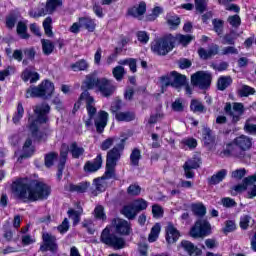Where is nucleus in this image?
Instances as JSON below:
<instances>
[{"label":"nucleus","mask_w":256,"mask_h":256,"mask_svg":"<svg viewBox=\"0 0 256 256\" xmlns=\"http://www.w3.org/2000/svg\"><path fill=\"white\" fill-rule=\"evenodd\" d=\"M12 193L21 201H43L51 195L49 185L31 178H18L12 182Z\"/></svg>","instance_id":"1"},{"label":"nucleus","mask_w":256,"mask_h":256,"mask_svg":"<svg viewBox=\"0 0 256 256\" xmlns=\"http://www.w3.org/2000/svg\"><path fill=\"white\" fill-rule=\"evenodd\" d=\"M253 145V139L249 136L241 135L233 140L232 144H228L226 149L221 152V157H235L243 159L245 151H249Z\"/></svg>","instance_id":"2"},{"label":"nucleus","mask_w":256,"mask_h":256,"mask_svg":"<svg viewBox=\"0 0 256 256\" xmlns=\"http://www.w3.org/2000/svg\"><path fill=\"white\" fill-rule=\"evenodd\" d=\"M125 141L127 139H121L120 143L114 146L107 152L106 155V176L115 177V167H117V162L121 160L123 151H125Z\"/></svg>","instance_id":"3"},{"label":"nucleus","mask_w":256,"mask_h":256,"mask_svg":"<svg viewBox=\"0 0 256 256\" xmlns=\"http://www.w3.org/2000/svg\"><path fill=\"white\" fill-rule=\"evenodd\" d=\"M51 111V106L47 103L38 104L34 107V113L36 115V119L33 120L29 118V131L32 133L33 137H37V132L39 131V123H47L49 118V112Z\"/></svg>","instance_id":"4"},{"label":"nucleus","mask_w":256,"mask_h":256,"mask_svg":"<svg viewBox=\"0 0 256 256\" xmlns=\"http://www.w3.org/2000/svg\"><path fill=\"white\" fill-rule=\"evenodd\" d=\"M55 91V85L51 81H44L38 86H30L26 90V98L49 99Z\"/></svg>","instance_id":"5"},{"label":"nucleus","mask_w":256,"mask_h":256,"mask_svg":"<svg viewBox=\"0 0 256 256\" xmlns=\"http://www.w3.org/2000/svg\"><path fill=\"white\" fill-rule=\"evenodd\" d=\"M175 47V36L169 34L165 37L156 39L151 44V50L156 55H167L170 51H173Z\"/></svg>","instance_id":"6"},{"label":"nucleus","mask_w":256,"mask_h":256,"mask_svg":"<svg viewBox=\"0 0 256 256\" xmlns=\"http://www.w3.org/2000/svg\"><path fill=\"white\" fill-rule=\"evenodd\" d=\"M80 99H84L86 103V110L88 118L84 119L85 127H91L93 125V117L97 115V107H95V98L89 94V91L85 90L81 93Z\"/></svg>","instance_id":"7"},{"label":"nucleus","mask_w":256,"mask_h":256,"mask_svg":"<svg viewBox=\"0 0 256 256\" xmlns=\"http://www.w3.org/2000/svg\"><path fill=\"white\" fill-rule=\"evenodd\" d=\"M101 241L105 245H110V247H114V249H125L127 243L125 242V238L119 237L115 234H110L109 228H105L101 234Z\"/></svg>","instance_id":"8"},{"label":"nucleus","mask_w":256,"mask_h":256,"mask_svg":"<svg viewBox=\"0 0 256 256\" xmlns=\"http://www.w3.org/2000/svg\"><path fill=\"white\" fill-rule=\"evenodd\" d=\"M211 235V223L205 219H199L190 230V237L194 239H203Z\"/></svg>","instance_id":"9"},{"label":"nucleus","mask_w":256,"mask_h":256,"mask_svg":"<svg viewBox=\"0 0 256 256\" xmlns=\"http://www.w3.org/2000/svg\"><path fill=\"white\" fill-rule=\"evenodd\" d=\"M191 84L199 89H209L211 86V75L209 72L198 71L191 76Z\"/></svg>","instance_id":"10"},{"label":"nucleus","mask_w":256,"mask_h":256,"mask_svg":"<svg viewBox=\"0 0 256 256\" xmlns=\"http://www.w3.org/2000/svg\"><path fill=\"white\" fill-rule=\"evenodd\" d=\"M224 111L227 115L232 117V123H237L245 113V106H243V103L239 102H234L232 105L228 102L224 107Z\"/></svg>","instance_id":"11"},{"label":"nucleus","mask_w":256,"mask_h":256,"mask_svg":"<svg viewBox=\"0 0 256 256\" xmlns=\"http://www.w3.org/2000/svg\"><path fill=\"white\" fill-rule=\"evenodd\" d=\"M43 244L40 246V251H50L51 253H57L59 251V246L57 245V237L49 233H44L42 235Z\"/></svg>","instance_id":"12"},{"label":"nucleus","mask_w":256,"mask_h":256,"mask_svg":"<svg viewBox=\"0 0 256 256\" xmlns=\"http://www.w3.org/2000/svg\"><path fill=\"white\" fill-rule=\"evenodd\" d=\"M117 90V86L113 83L112 80L107 78H101L98 84V91L102 97H111L113 93Z\"/></svg>","instance_id":"13"},{"label":"nucleus","mask_w":256,"mask_h":256,"mask_svg":"<svg viewBox=\"0 0 256 256\" xmlns=\"http://www.w3.org/2000/svg\"><path fill=\"white\" fill-rule=\"evenodd\" d=\"M112 224L118 235L128 236L133 233L131 223H129L127 220L116 218L112 221Z\"/></svg>","instance_id":"14"},{"label":"nucleus","mask_w":256,"mask_h":256,"mask_svg":"<svg viewBox=\"0 0 256 256\" xmlns=\"http://www.w3.org/2000/svg\"><path fill=\"white\" fill-rule=\"evenodd\" d=\"M114 177H109L107 176V170L105 171L104 175L101 178H96L93 180V187L91 189V193L92 195H94V197H97V195H99V193H103V191H105V189H107L108 187V182L107 180L109 179H113Z\"/></svg>","instance_id":"15"},{"label":"nucleus","mask_w":256,"mask_h":256,"mask_svg":"<svg viewBox=\"0 0 256 256\" xmlns=\"http://www.w3.org/2000/svg\"><path fill=\"white\" fill-rule=\"evenodd\" d=\"M200 165L201 158L199 157H193L186 161L183 165L184 175L186 179H193V177H195V172H193V169H199Z\"/></svg>","instance_id":"16"},{"label":"nucleus","mask_w":256,"mask_h":256,"mask_svg":"<svg viewBox=\"0 0 256 256\" xmlns=\"http://www.w3.org/2000/svg\"><path fill=\"white\" fill-rule=\"evenodd\" d=\"M69 155V145L62 144L61 150H60V158L58 163V172H57V178L59 180L63 177V171L65 169V163H67V156Z\"/></svg>","instance_id":"17"},{"label":"nucleus","mask_w":256,"mask_h":256,"mask_svg":"<svg viewBox=\"0 0 256 256\" xmlns=\"http://www.w3.org/2000/svg\"><path fill=\"white\" fill-rule=\"evenodd\" d=\"M107 121H109V113L100 110L94 119L97 133H103V131H105V127H107Z\"/></svg>","instance_id":"18"},{"label":"nucleus","mask_w":256,"mask_h":256,"mask_svg":"<svg viewBox=\"0 0 256 256\" xmlns=\"http://www.w3.org/2000/svg\"><path fill=\"white\" fill-rule=\"evenodd\" d=\"M91 187L89 182H80L78 184L67 183L64 186V191L69 193H87V190Z\"/></svg>","instance_id":"19"},{"label":"nucleus","mask_w":256,"mask_h":256,"mask_svg":"<svg viewBox=\"0 0 256 256\" xmlns=\"http://www.w3.org/2000/svg\"><path fill=\"white\" fill-rule=\"evenodd\" d=\"M103 166V156L98 154L93 161H87L84 165L85 173H96Z\"/></svg>","instance_id":"20"},{"label":"nucleus","mask_w":256,"mask_h":256,"mask_svg":"<svg viewBox=\"0 0 256 256\" xmlns=\"http://www.w3.org/2000/svg\"><path fill=\"white\" fill-rule=\"evenodd\" d=\"M145 13H147V4L144 1L136 4L128 10V15L135 17V19H143Z\"/></svg>","instance_id":"21"},{"label":"nucleus","mask_w":256,"mask_h":256,"mask_svg":"<svg viewBox=\"0 0 256 256\" xmlns=\"http://www.w3.org/2000/svg\"><path fill=\"white\" fill-rule=\"evenodd\" d=\"M179 237H181V234L179 233V230L175 228L173 223H168L166 227V241L167 243H177Z\"/></svg>","instance_id":"22"},{"label":"nucleus","mask_w":256,"mask_h":256,"mask_svg":"<svg viewBox=\"0 0 256 256\" xmlns=\"http://www.w3.org/2000/svg\"><path fill=\"white\" fill-rule=\"evenodd\" d=\"M35 153L33 148V141L31 138H27L23 146V154L18 158V163H22L24 159L31 157Z\"/></svg>","instance_id":"23"},{"label":"nucleus","mask_w":256,"mask_h":256,"mask_svg":"<svg viewBox=\"0 0 256 256\" xmlns=\"http://www.w3.org/2000/svg\"><path fill=\"white\" fill-rule=\"evenodd\" d=\"M181 247L184 251H187L188 255L199 256L201 255V249L197 248L192 242L183 240L181 242Z\"/></svg>","instance_id":"24"},{"label":"nucleus","mask_w":256,"mask_h":256,"mask_svg":"<svg viewBox=\"0 0 256 256\" xmlns=\"http://www.w3.org/2000/svg\"><path fill=\"white\" fill-rule=\"evenodd\" d=\"M172 77V87L179 89V87H183L185 83H187V77L183 74L177 73V71L171 72Z\"/></svg>","instance_id":"25"},{"label":"nucleus","mask_w":256,"mask_h":256,"mask_svg":"<svg viewBox=\"0 0 256 256\" xmlns=\"http://www.w3.org/2000/svg\"><path fill=\"white\" fill-rule=\"evenodd\" d=\"M99 83H101V79L94 75H87L83 82L82 89H93L94 87H97L98 89Z\"/></svg>","instance_id":"26"},{"label":"nucleus","mask_w":256,"mask_h":256,"mask_svg":"<svg viewBox=\"0 0 256 256\" xmlns=\"http://www.w3.org/2000/svg\"><path fill=\"white\" fill-rule=\"evenodd\" d=\"M227 177V169H221L208 178V185H219Z\"/></svg>","instance_id":"27"},{"label":"nucleus","mask_w":256,"mask_h":256,"mask_svg":"<svg viewBox=\"0 0 256 256\" xmlns=\"http://www.w3.org/2000/svg\"><path fill=\"white\" fill-rule=\"evenodd\" d=\"M61 5H63L62 0H47L44 13H46V15H51V13H54L55 9L61 7Z\"/></svg>","instance_id":"28"},{"label":"nucleus","mask_w":256,"mask_h":256,"mask_svg":"<svg viewBox=\"0 0 256 256\" xmlns=\"http://www.w3.org/2000/svg\"><path fill=\"white\" fill-rule=\"evenodd\" d=\"M80 27H84V29H87V31H90V33H93L95 31V27H97V24H95V20L83 17L79 19Z\"/></svg>","instance_id":"29"},{"label":"nucleus","mask_w":256,"mask_h":256,"mask_svg":"<svg viewBox=\"0 0 256 256\" xmlns=\"http://www.w3.org/2000/svg\"><path fill=\"white\" fill-rule=\"evenodd\" d=\"M122 215L125 216L126 219L133 221V219L137 217V210H135L133 204L126 205L122 209Z\"/></svg>","instance_id":"30"},{"label":"nucleus","mask_w":256,"mask_h":256,"mask_svg":"<svg viewBox=\"0 0 256 256\" xmlns=\"http://www.w3.org/2000/svg\"><path fill=\"white\" fill-rule=\"evenodd\" d=\"M22 79L25 82L30 80V83H37V81H39V73L26 69L22 73Z\"/></svg>","instance_id":"31"},{"label":"nucleus","mask_w":256,"mask_h":256,"mask_svg":"<svg viewBox=\"0 0 256 256\" xmlns=\"http://www.w3.org/2000/svg\"><path fill=\"white\" fill-rule=\"evenodd\" d=\"M68 151H70L73 159H79V157H81L83 153H85V149L83 147H79V145H77V142H73L70 145V148H68Z\"/></svg>","instance_id":"32"},{"label":"nucleus","mask_w":256,"mask_h":256,"mask_svg":"<svg viewBox=\"0 0 256 256\" xmlns=\"http://www.w3.org/2000/svg\"><path fill=\"white\" fill-rule=\"evenodd\" d=\"M115 119L116 121H125V122H129V121H135V113L133 112H117L115 114Z\"/></svg>","instance_id":"33"},{"label":"nucleus","mask_w":256,"mask_h":256,"mask_svg":"<svg viewBox=\"0 0 256 256\" xmlns=\"http://www.w3.org/2000/svg\"><path fill=\"white\" fill-rule=\"evenodd\" d=\"M72 71H87L89 69V62L85 59H81L70 65Z\"/></svg>","instance_id":"34"},{"label":"nucleus","mask_w":256,"mask_h":256,"mask_svg":"<svg viewBox=\"0 0 256 256\" xmlns=\"http://www.w3.org/2000/svg\"><path fill=\"white\" fill-rule=\"evenodd\" d=\"M233 83V79L231 76H222L218 79V89L219 91H225L227 87H229Z\"/></svg>","instance_id":"35"},{"label":"nucleus","mask_w":256,"mask_h":256,"mask_svg":"<svg viewBox=\"0 0 256 256\" xmlns=\"http://www.w3.org/2000/svg\"><path fill=\"white\" fill-rule=\"evenodd\" d=\"M41 43H42V52L45 55L49 56L55 50V44H53V42H51V40L42 39Z\"/></svg>","instance_id":"36"},{"label":"nucleus","mask_w":256,"mask_h":256,"mask_svg":"<svg viewBox=\"0 0 256 256\" xmlns=\"http://www.w3.org/2000/svg\"><path fill=\"white\" fill-rule=\"evenodd\" d=\"M174 39L175 41H178V43L183 45V47H187V45H189V43H191L193 39H195V36H191L189 34L187 35L177 34L176 37H174Z\"/></svg>","instance_id":"37"},{"label":"nucleus","mask_w":256,"mask_h":256,"mask_svg":"<svg viewBox=\"0 0 256 256\" xmlns=\"http://www.w3.org/2000/svg\"><path fill=\"white\" fill-rule=\"evenodd\" d=\"M191 209L194 215H197V217H205V215L207 214V208L201 203L192 204Z\"/></svg>","instance_id":"38"},{"label":"nucleus","mask_w":256,"mask_h":256,"mask_svg":"<svg viewBox=\"0 0 256 256\" xmlns=\"http://www.w3.org/2000/svg\"><path fill=\"white\" fill-rule=\"evenodd\" d=\"M139 161H141V150L134 148L130 154V163L134 167H139Z\"/></svg>","instance_id":"39"},{"label":"nucleus","mask_w":256,"mask_h":256,"mask_svg":"<svg viewBox=\"0 0 256 256\" xmlns=\"http://www.w3.org/2000/svg\"><path fill=\"white\" fill-rule=\"evenodd\" d=\"M81 213H83V209L80 210H74L69 209L67 212V215L70 219L73 220V225H77L79 221H81Z\"/></svg>","instance_id":"40"},{"label":"nucleus","mask_w":256,"mask_h":256,"mask_svg":"<svg viewBox=\"0 0 256 256\" xmlns=\"http://www.w3.org/2000/svg\"><path fill=\"white\" fill-rule=\"evenodd\" d=\"M53 19L51 17L45 18L43 21V28L47 37H53Z\"/></svg>","instance_id":"41"},{"label":"nucleus","mask_w":256,"mask_h":256,"mask_svg":"<svg viewBox=\"0 0 256 256\" xmlns=\"http://www.w3.org/2000/svg\"><path fill=\"white\" fill-rule=\"evenodd\" d=\"M202 137L205 145H211V143L215 142V137H213V132L209 128L203 129Z\"/></svg>","instance_id":"42"},{"label":"nucleus","mask_w":256,"mask_h":256,"mask_svg":"<svg viewBox=\"0 0 256 256\" xmlns=\"http://www.w3.org/2000/svg\"><path fill=\"white\" fill-rule=\"evenodd\" d=\"M23 115H25V109L23 108V103L19 102L17 105V110L12 118L13 123L17 125V123L23 119Z\"/></svg>","instance_id":"43"},{"label":"nucleus","mask_w":256,"mask_h":256,"mask_svg":"<svg viewBox=\"0 0 256 256\" xmlns=\"http://www.w3.org/2000/svg\"><path fill=\"white\" fill-rule=\"evenodd\" d=\"M159 233H161V225L155 224L151 229L148 241L150 243H155V241H157V239L159 238Z\"/></svg>","instance_id":"44"},{"label":"nucleus","mask_w":256,"mask_h":256,"mask_svg":"<svg viewBox=\"0 0 256 256\" xmlns=\"http://www.w3.org/2000/svg\"><path fill=\"white\" fill-rule=\"evenodd\" d=\"M239 97H249V95H255V88L248 86V85H242L238 90Z\"/></svg>","instance_id":"45"},{"label":"nucleus","mask_w":256,"mask_h":256,"mask_svg":"<svg viewBox=\"0 0 256 256\" xmlns=\"http://www.w3.org/2000/svg\"><path fill=\"white\" fill-rule=\"evenodd\" d=\"M190 110L193 111V113H205V106L199 100H192Z\"/></svg>","instance_id":"46"},{"label":"nucleus","mask_w":256,"mask_h":256,"mask_svg":"<svg viewBox=\"0 0 256 256\" xmlns=\"http://www.w3.org/2000/svg\"><path fill=\"white\" fill-rule=\"evenodd\" d=\"M172 111L183 113L185 111V101L181 98L176 99L171 105Z\"/></svg>","instance_id":"47"},{"label":"nucleus","mask_w":256,"mask_h":256,"mask_svg":"<svg viewBox=\"0 0 256 256\" xmlns=\"http://www.w3.org/2000/svg\"><path fill=\"white\" fill-rule=\"evenodd\" d=\"M160 83H161L162 93H165L166 89L170 85H171V87H173V79H172L171 73H170V76L169 75L161 76Z\"/></svg>","instance_id":"48"},{"label":"nucleus","mask_w":256,"mask_h":256,"mask_svg":"<svg viewBox=\"0 0 256 256\" xmlns=\"http://www.w3.org/2000/svg\"><path fill=\"white\" fill-rule=\"evenodd\" d=\"M162 13H163V7L155 6L152 9V13L146 15V21H155V19H157V17H159V15H161Z\"/></svg>","instance_id":"49"},{"label":"nucleus","mask_w":256,"mask_h":256,"mask_svg":"<svg viewBox=\"0 0 256 256\" xmlns=\"http://www.w3.org/2000/svg\"><path fill=\"white\" fill-rule=\"evenodd\" d=\"M17 33L22 39H29V34H27V24L25 22H18Z\"/></svg>","instance_id":"50"},{"label":"nucleus","mask_w":256,"mask_h":256,"mask_svg":"<svg viewBox=\"0 0 256 256\" xmlns=\"http://www.w3.org/2000/svg\"><path fill=\"white\" fill-rule=\"evenodd\" d=\"M136 213H140V211H145L147 209V201L144 199H138L132 203Z\"/></svg>","instance_id":"51"},{"label":"nucleus","mask_w":256,"mask_h":256,"mask_svg":"<svg viewBox=\"0 0 256 256\" xmlns=\"http://www.w3.org/2000/svg\"><path fill=\"white\" fill-rule=\"evenodd\" d=\"M245 175H247V169L245 168L236 169L231 172V178L236 179V181H241Z\"/></svg>","instance_id":"52"},{"label":"nucleus","mask_w":256,"mask_h":256,"mask_svg":"<svg viewBox=\"0 0 256 256\" xmlns=\"http://www.w3.org/2000/svg\"><path fill=\"white\" fill-rule=\"evenodd\" d=\"M127 193L131 197H137L141 195V186H139L138 184H131L127 189Z\"/></svg>","instance_id":"53"},{"label":"nucleus","mask_w":256,"mask_h":256,"mask_svg":"<svg viewBox=\"0 0 256 256\" xmlns=\"http://www.w3.org/2000/svg\"><path fill=\"white\" fill-rule=\"evenodd\" d=\"M116 81H122L125 75V68L123 66H116L112 71Z\"/></svg>","instance_id":"54"},{"label":"nucleus","mask_w":256,"mask_h":256,"mask_svg":"<svg viewBox=\"0 0 256 256\" xmlns=\"http://www.w3.org/2000/svg\"><path fill=\"white\" fill-rule=\"evenodd\" d=\"M224 23L225 22L223 20H219V19H214L212 21L214 31H215V33H217V35H223V25H224Z\"/></svg>","instance_id":"55"},{"label":"nucleus","mask_w":256,"mask_h":256,"mask_svg":"<svg viewBox=\"0 0 256 256\" xmlns=\"http://www.w3.org/2000/svg\"><path fill=\"white\" fill-rule=\"evenodd\" d=\"M115 141H117V138H115V137L107 138L106 140H104L101 143V146H100L101 150L107 151V150L111 149V147H113V143H115Z\"/></svg>","instance_id":"56"},{"label":"nucleus","mask_w":256,"mask_h":256,"mask_svg":"<svg viewBox=\"0 0 256 256\" xmlns=\"http://www.w3.org/2000/svg\"><path fill=\"white\" fill-rule=\"evenodd\" d=\"M223 45H235V33L230 32L229 34H225L222 38Z\"/></svg>","instance_id":"57"},{"label":"nucleus","mask_w":256,"mask_h":256,"mask_svg":"<svg viewBox=\"0 0 256 256\" xmlns=\"http://www.w3.org/2000/svg\"><path fill=\"white\" fill-rule=\"evenodd\" d=\"M94 215L96 219H101L102 221H105V219H107V216L105 215V209L101 205L96 206L94 210Z\"/></svg>","instance_id":"58"},{"label":"nucleus","mask_w":256,"mask_h":256,"mask_svg":"<svg viewBox=\"0 0 256 256\" xmlns=\"http://www.w3.org/2000/svg\"><path fill=\"white\" fill-rule=\"evenodd\" d=\"M58 154L56 152H51L45 156L46 167H53V162L57 159Z\"/></svg>","instance_id":"59"},{"label":"nucleus","mask_w":256,"mask_h":256,"mask_svg":"<svg viewBox=\"0 0 256 256\" xmlns=\"http://www.w3.org/2000/svg\"><path fill=\"white\" fill-rule=\"evenodd\" d=\"M163 207L160 205L156 204L152 206V215L155 219H161L163 217Z\"/></svg>","instance_id":"60"},{"label":"nucleus","mask_w":256,"mask_h":256,"mask_svg":"<svg viewBox=\"0 0 256 256\" xmlns=\"http://www.w3.org/2000/svg\"><path fill=\"white\" fill-rule=\"evenodd\" d=\"M167 23L171 27V29H175L181 24V19L177 16H171L170 18H168Z\"/></svg>","instance_id":"61"},{"label":"nucleus","mask_w":256,"mask_h":256,"mask_svg":"<svg viewBox=\"0 0 256 256\" xmlns=\"http://www.w3.org/2000/svg\"><path fill=\"white\" fill-rule=\"evenodd\" d=\"M237 229V226L235 225V222L233 220H228L225 222V227L223 229L224 233H232V231H235Z\"/></svg>","instance_id":"62"},{"label":"nucleus","mask_w":256,"mask_h":256,"mask_svg":"<svg viewBox=\"0 0 256 256\" xmlns=\"http://www.w3.org/2000/svg\"><path fill=\"white\" fill-rule=\"evenodd\" d=\"M23 52L27 59H29L30 61L35 60V56L37 55V51L35 50V48H26Z\"/></svg>","instance_id":"63"},{"label":"nucleus","mask_w":256,"mask_h":256,"mask_svg":"<svg viewBox=\"0 0 256 256\" xmlns=\"http://www.w3.org/2000/svg\"><path fill=\"white\" fill-rule=\"evenodd\" d=\"M228 23L233 27L237 28L241 25V17L239 15H233L228 17Z\"/></svg>","instance_id":"64"}]
</instances>
